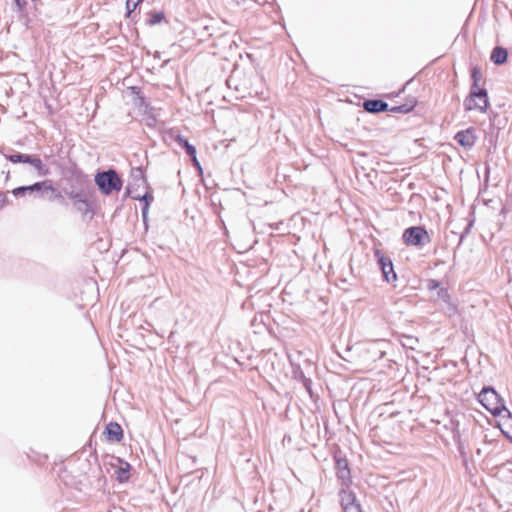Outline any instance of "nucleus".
Instances as JSON below:
<instances>
[{"label": "nucleus", "instance_id": "29", "mask_svg": "<svg viewBox=\"0 0 512 512\" xmlns=\"http://www.w3.org/2000/svg\"><path fill=\"white\" fill-rule=\"evenodd\" d=\"M472 225H473V221H470V222L467 224V226H466V228H465L464 232H463V233L461 234V236H460V242H462V241H463V239H464V237H465V235H466V234H468V233L470 232V229H471Z\"/></svg>", "mask_w": 512, "mask_h": 512}, {"label": "nucleus", "instance_id": "32", "mask_svg": "<svg viewBox=\"0 0 512 512\" xmlns=\"http://www.w3.org/2000/svg\"><path fill=\"white\" fill-rule=\"evenodd\" d=\"M143 0H127L126 2V8H129V4H133V9H136V7L142 3Z\"/></svg>", "mask_w": 512, "mask_h": 512}, {"label": "nucleus", "instance_id": "24", "mask_svg": "<svg viewBox=\"0 0 512 512\" xmlns=\"http://www.w3.org/2000/svg\"><path fill=\"white\" fill-rule=\"evenodd\" d=\"M6 158L16 164V163H22V160H23V153H15V154H10V155H6Z\"/></svg>", "mask_w": 512, "mask_h": 512}, {"label": "nucleus", "instance_id": "28", "mask_svg": "<svg viewBox=\"0 0 512 512\" xmlns=\"http://www.w3.org/2000/svg\"><path fill=\"white\" fill-rule=\"evenodd\" d=\"M191 158V161L193 163V166L199 171V172H202V167H201V164L200 162L198 161L197 159V156L196 154H194V157H190Z\"/></svg>", "mask_w": 512, "mask_h": 512}, {"label": "nucleus", "instance_id": "17", "mask_svg": "<svg viewBox=\"0 0 512 512\" xmlns=\"http://www.w3.org/2000/svg\"><path fill=\"white\" fill-rule=\"evenodd\" d=\"M415 106H416V100H413V101H410L409 103H405V104L398 105V106H393V107L389 108L388 111H390L391 113L406 114V113L411 112Z\"/></svg>", "mask_w": 512, "mask_h": 512}, {"label": "nucleus", "instance_id": "9", "mask_svg": "<svg viewBox=\"0 0 512 512\" xmlns=\"http://www.w3.org/2000/svg\"><path fill=\"white\" fill-rule=\"evenodd\" d=\"M363 108L369 113H380L388 111L389 105L381 99H368L363 102Z\"/></svg>", "mask_w": 512, "mask_h": 512}, {"label": "nucleus", "instance_id": "19", "mask_svg": "<svg viewBox=\"0 0 512 512\" xmlns=\"http://www.w3.org/2000/svg\"><path fill=\"white\" fill-rule=\"evenodd\" d=\"M31 166L35 168L40 176H46L49 174V168L37 156L34 157Z\"/></svg>", "mask_w": 512, "mask_h": 512}, {"label": "nucleus", "instance_id": "37", "mask_svg": "<svg viewBox=\"0 0 512 512\" xmlns=\"http://www.w3.org/2000/svg\"><path fill=\"white\" fill-rule=\"evenodd\" d=\"M137 173L139 174L140 178H143V173H142V170H141V169H138V170H137Z\"/></svg>", "mask_w": 512, "mask_h": 512}, {"label": "nucleus", "instance_id": "21", "mask_svg": "<svg viewBox=\"0 0 512 512\" xmlns=\"http://www.w3.org/2000/svg\"><path fill=\"white\" fill-rule=\"evenodd\" d=\"M68 196L73 201V204L88 199L84 189H80L78 191L72 190L68 193Z\"/></svg>", "mask_w": 512, "mask_h": 512}, {"label": "nucleus", "instance_id": "25", "mask_svg": "<svg viewBox=\"0 0 512 512\" xmlns=\"http://www.w3.org/2000/svg\"><path fill=\"white\" fill-rule=\"evenodd\" d=\"M440 287V282L435 279H429L427 283V288L429 290H436Z\"/></svg>", "mask_w": 512, "mask_h": 512}, {"label": "nucleus", "instance_id": "26", "mask_svg": "<svg viewBox=\"0 0 512 512\" xmlns=\"http://www.w3.org/2000/svg\"><path fill=\"white\" fill-rule=\"evenodd\" d=\"M437 294H438V297L441 298L442 300H444L445 302L449 299L448 291L445 288H439Z\"/></svg>", "mask_w": 512, "mask_h": 512}, {"label": "nucleus", "instance_id": "13", "mask_svg": "<svg viewBox=\"0 0 512 512\" xmlns=\"http://www.w3.org/2000/svg\"><path fill=\"white\" fill-rule=\"evenodd\" d=\"M508 59V50L502 46H496L493 48L490 60L496 66L503 65L507 62Z\"/></svg>", "mask_w": 512, "mask_h": 512}, {"label": "nucleus", "instance_id": "5", "mask_svg": "<svg viewBox=\"0 0 512 512\" xmlns=\"http://www.w3.org/2000/svg\"><path fill=\"white\" fill-rule=\"evenodd\" d=\"M454 140L463 148L470 149L472 148L477 140L476 129L474 127H469L465 130L458 131Z\"/></svg>", "mask_w": 512, "mask_h": 512}, {"label": "nucleus", "instance_id": "1", "mask_svg": "<svg viewBox=\"0 0 512 512\" xmlns=\"http://www.w3.org/2000/svg\"><path fill=\"white\" fill-rule=\"evenodd\" d=\"M470 75L472 84L469 95L464 99V109L465 111L478 110L484 113L490 103L487 89L479 84L482 78L481 68L477 65L472 66Z\"/></svg>", "mask_w": 512, "mask_h": 512}, {"label": "nucleus", "instance_id": "8", "mask_svg": "<svg viewBox=\"0 0 512 512\" xmlns=\"http://www.w3.org/2000/svg\"><path fill=\"white\" fill-rule=\"evenodd\" d=\"M335 468L337 471V477L341 479L344 484L350 482L351 474L346 458L335 456Z\"/></svg>", "mask_w": 512, "mask_h": 512}, {"label": "nucleus", "instance_id": "38", "mask_svg": "<svg viewBox=\"0 0 512 512\" xmlns=\"http://www.w3.org/2000/svg\"><path fill=\"white\" fill-rule=\"evenodd\" d=\"M127 194H131V189H130V186L127 187Z\"/></svg>", "mask_w": 512, "mask_h": 512}, {"label": "nucleus", "instance_id": "18", "mask_svg": "<svg viewBox=\"0 0 512 512\" xmlns=\"http://www.w3.org/2000/svg\"><path fill=\"white\" fill-rule=\"evenodd\" d=\"M402 238L407 245H416V226L407 228Z\"/></svg>", "mask_w": 512, "mask_h": 512}, {"label": "nucleus", "instance_id": "16", "mask_svg": "<svg viewBox=\"0 0 512 512\" xmlns=\"http://www.w3.org/2000/svg\"><path fill=\"white\" fill-rule=\"evenodd\" d=\"M176 142L179 146L185 149V152L189 157H194V154H196V148L191 145L185 137L178 135L176 137Z\"/></svg>", "mask_w": 512, "mask_h": 512}, {"label": "nucleus", "instance_id": "22", "mask_svg": "<svg viewBox=\"0 0 512 512\" xmlns=\"http://www.w3.org/2000/svg\"><path fill=\"white\" fill-rule=\"evenodd\" d=\"M164 19V13L162 11H151L147 20L149 25L159 24Z\"/></svg>", "mask_w": 512, "mask_h": 512}, {"label": "nucleus", "instance_id": "33", "mask_svg": "<svg viewBox=\"0 0 512 512\" xmlns=\"http://www.w3.org/2000/svg\"><path fill=\"white\" fill-rule=\"evenodd\" d=\"M134 10L135 9H133V4H129V8H127V14H126L127 17H129Z\"/></svg>", "mask_w": 512, "mask_h": 512}, {"label": "nucleus", "instance_id": "30", "mask_svg": "<svg viewBox=\"0 0 512 512\" xmlns=\"http://www.w3.org/2000/svg\"><path fill=\"white\" fill-rule=\"evenodd\" d=\"M35 156L29 154H23L22 163L30 164L32 163Z\"/></svg>", "mask_w": 512, "mask_h": 512}, {"label": "nucleus", "instance_id": "15", "mask_svg": "<svg viewBox=\"0 0 512 512\" xmlns=\"http://www.w3.org/2000/svg\"><path fill=\"white\" fill-rule=\"evenodd\" d=\"M294 378L300 381L305 390L310 396H312V381L310 378L305 376L304 372L300 368L294 371Z\"/></svg>", "mask_w": 512, "mask_h": 512}, {"label": "nucleus", "instance_id": "35", "mask_svg": "<svg viewBox=\"0 0 512 512\" xmlns=\"http://www.w3.org/2000/svg\"><path fill=\"white\" fill-rule=\"evenodd\" d=\"M232 80H233V78H232V77H230V78H228V79H227V81H226V83H227V85H228L229 87L233 86V83H231V82H232Z\"/></svg>", "mask_w": 512, "mask_h": 512}, {"label": "nucleus", "instance_id": "14", "mask_svg": "<svg viewBox=\"0 0 512 512\" xmlns=\"http://www.w3.org/2000/svg\"><path fill=\"white\" fill-rule=\"evenodd\" d=\"M433 230L428 231L424 226L418 225V250L431 242Z\"/></svg>", "mask_w": 512, "mask_h": 512}, {"label": "nucleus", "instance_id": "10", "mask_svg": "<svg viewBox=\"0 0 512 512\" xmlns=\"http://www.w3.org/2000/svg\"><path fill=\"white\" fill-rule=\"evenodd\" d=\"M104 434L106 439L111 442H120L123 439V429L116 422H110L107 424Z\"/></svg>", "mask_w": 512, "mask_h": 512}, {"label": "nucleus", "instance_id": "23", "mask_svg": "<svg viewBox=\"0 0 512 512\" xmlns=\"http://www.w3.org/2000/svg\"><path fill=\"white\" fill-rule=\"evenodd\" d=\"M133 199H138L140 201L144 202L143 206H147V208L150 207L151 202L153 201V195L151 193H145L143 196L140 195H132Z\"/></svg>", "mask_w": 512, "mask_h": 512}, {"label": "nucleus", "instance_id": "31", "mask_svg": "<svg viewBox=\"0 0 512 512\" xmlns=\"http://www.w3.org/2000/svg\"><path fill=\"white\" fill-rule=\"evenodd\" d=\"M148 212H149V208H147V206H143L142 207V210H141V214H142V219H143V222L146 223L147 222V219H148Z\"/></svg>", "mask_w": 512, "mask_h": 512}, {"label": "nucleus", "instance_id": "27", "mask_svg": "<svg viewBox=\"0 0 512 512\" xmlns=\"http://www.w3.org/2000/svg\"><path fill=\"white\" fill-rule=\"evenodd\" d=\"M12 1L15 3V5L17 7V10L19 12L23 11V9L26 6V1L25 0H12Z\"/></svg>", "mask_w": 512, "mask_h": 512}, {"label": "nucleus", "instance_id": "2", "mask_svg": "<svg viewBox=\"0 0 512 512\" xmlns=\"http://www.w3.org/2000/svg\"><path fill=\"white\" fill-rule=\"evenodd\" d=\"M478 400L493 416H501L503 410H506L504 400L491 386L482 388L478 395Z\"/></svg>", "mask_w": 512, "mask_h": 512}, {"label": "nucleus", "instance_id": "20", "mask_svg": "<svg viewBox=\"0 0 512 512\" xmlns=\"http://www.w3.org/2000/svg\"><path fill=\"white\" fill-rule=\"evenodd\" d=\"M74 206L76 207V209L83 213L84 215L88 214V213H91L90 215V218L93 216L94 212L92 211L91 209V205L88 201V199L86 200H83V201H79V202H76L74 204Z\"/></svg>", "mask_w": 512, "mask_h": 512}, {"label": "nucleus", "instance_id": "12", "mask_svg": "<svg viewBox=\"0 0 512 512\" xmlns=\"http://www.w3.org/2000/svg\"><path fill=\"white\" fill-rule=\"evenodd\" d=\"M119 466L117 467V469L115 470V475H116V479L120 482V483H125L129 480L130 478V469H131V465L120 459V458H117L116 459Z\"/></svg>", "mask_w": 512, "mask_h": 512}, {"label": "nucleus", "instance_id": "4", "mask_svg": "<svg viewBox=\"0 0 512 512\" xmlns=\"http://www.w3.org/2000/svg\"><path fill=\"white\" fill-rule=\"evenodd\" d=\"M48 191L54 192L55 189L53 188L51 181L45 180L42 182H36L29 186L17 187L12 191V193L14 196L18 197V196H23L26 193H34L35 192L38 194H43Z\"/></svg>", "mask_w": 512, "mask_h": 512}, {"label": "nucleus", "instance_id": "7", "mask_svg": "<svg viewBox=\"0 0 512 512\" xmlns=\"http://www.w3.org/2000/svg\"><path fill=\"white\" fill-rule=\"evenodd\" d=\"M341 506L344 512H362L361 506L352 492L342 491Z\"/></svg>", "mask_w": 512, "mask_h": 512}, {"label": "nucleus", "instance_id": "39", "mask_svg": "<svg viewBox=\"0 0 512 512\" xmlns=\"http://www.w3.org/2000/svg\"><path fill=\"white\" fill-rule=\"evenodd\" d=\"M408 345H409V342H406V343L404 342V343H403V346H404V347H408Z\"/></svg>", "mask_w": 512, "mask_h": 512}, {"label": "nucleus", "instance_id": "6", "mask_svg": "<svg viewBox=\"0 0 512 512\" xmlns=\"http://www.w3.org/2000/svg\"><path fill=\"white\" fill-rule=\"evenodd\" d=\"M375 256L377 257L378 264L382 270L383 277L387 282H391L396 279V273L393 269L392 261L389 257L384 256L380 250L375 251Z\"/></svg>", "mask_w": 512, "mask_h": 512}, {"label": "nucleus", "instance_id": "34", "mask_svg": "<svg viewBox=\"0 0 512 512\" xmlns=\"http://www.w3.org/2000/svg\"><path fill=\"white\" fill-rule=\"evenodd\" d=\"M4 195L2 193H0V208L3 206V203H4Z\"/></svg>", "mask_w": 512, "mask_h": 512}, {"label": "nucleus", "instance_id": "11", "mask_svg": "<svg viewBox=\"0 0 512 512\" xmlns=\"http://www.w3.org/2000/svg\"><path fill=\"white\" fill-rule=\"evenodd\" d=\"M499 417V428L507 438L512 439V413L506 408Z\"/></svg>", "mask_w": 512, "mask_h": 512}, {"label": "nucleus", "instance_id": "40", "mask_svg": "<svg viewBox=\"0 0 512 512\" xmlns=\"http://www.w3.org/2000/svg\"><path fill=\"white\" fill-rule=\"evenodd\" d=\"M408 345H409V342H406V343L404 342V343H403V346H404V347H408Z\"/></svg>", "mask_w": 512, "mask_h": 512}, {"label": "nucleus", "instance_id": "36", "mask_svg": "<svg viewBox=\"0 0 512 512\" xmlns=\"http://www.w3.org/2000/svg\"><path fill=\"white\" fill-rule=\"evenodd\" d=\"M232 80H233V78H232V77H230V78H228V79H227V81H226V83H227V85H228L229 87L233 86V83H231V82H232Z\"/></svg>", "mask_w": 512, "mask_h": 512}, {"label": "nucleus", "instance_id": "3", "mask_svg": "<svg viewBox=\"0 0 512 512\" xmlns=\"http://www.w3.org/2000/svg\"><path fill=\"white\" fill-rule=\"evenodd\" d=\"M95 184L102 194L110 195L122 189L123 181L114 169H109L95 175Z\"/></svg>", "mask_w": 512, "mask_h": 512}]
</instances>
